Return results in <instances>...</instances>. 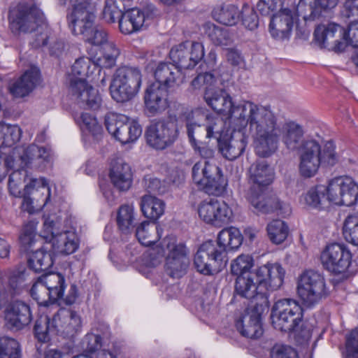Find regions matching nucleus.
Returning <instances> with one entry per match:
<instances>
[{
	"instance_id": "obj_41",
	"label": "nucleus",
	"mask_w": 358,
	"mask_h": 358,
	"mask_svg": "<svg viewBox=\"0 0 358 358\" xmlns=\"http://www.w3.org/2000/svg\"><path fill=\"white\" fill-rule=\"evenodd\" d=\"M204 32L216 45L227 46L232 43V38L226 29L208 22L203 26Z\"/></svg>"
},
{
	"instance_id": "obj_12",
	"label": "nucleus",
	"mask_w": 358,
	"mask_h": 358,
	"mask_svg": "<svg viewBox=\"0 0 358 358\" xmlns=\"http://www.w3.org/2000/svg\"><path fill=\"white\" fill-rule=\"evenodd\" d=\"M141 85V73L133 67H122L116 71L113 78V99L124 102L133 98Z\"/></svg>"
},
{
	"instance_id": "obj_59",
	"label": "nucleus",
	"mask_w": 358,
	"mask_h": 358,
	"mask_svg": "<svg viewBox=\"0 0 358 358\" xmlns=\"http://www.w3.org/2000/svg\"><path fill=\"white\" fill-rule=\"evenodd\" d=\"M26 172L23 170L13 171L9 176L8 188L10 193L14 196H20L22 191L20 185L25 180Z\"/></svg>"
},
{
	"instance_id": "obj_48",
	"label": "nucleus",
	"mask_w": 358,
	"mask_h": 358,
	"mask_svg": "<svg viewBox=\"0 0 358 358\" xmlns=\"http://www.w3.org/2000/svg\"><path fill=\"white\" fill-rule=\"evenodd\" d=\"M213 222L211 224L221 227L230 222L233 212L229 206L223 201L215 199Z\"/></svg>"
},
{
	"instance_id": "obj_31",
	"label": "nucleus",
	"mask_w": 358,
	"mask_h": 358,
	"mask_svg": "<svg viewBox=\"0 0 358 358\" xmlns=\"http://www.w3.org/2000/svg\"><path fill=\"white\" fill-rule=\"evenodd\" d=\"M132 181L133 172L130 165L123 159H117L113 164V187L125 192L129 189Z\"/></svg>"
},
{
	"instance_id": "obj_18",
	"label": "nucleus",
	"mask_w": 358,
	"mask_h": 358,
	"mask_svg": "<svg viewBox=\"0 0 358 358\" xmlns=\"http://www.w3.org/2000/svg\"><path fill=\"white\" fill-rule=\"evenodd\" d=\"M234 128L228 139L218 141L219 150L222 156L229 159L234 160L244 152L248 143L247 137L242 131L247 126H241L240 122H233Z\"/></svg>"
},
{
	"instance_id": "obj_36",
	"label": "nucleus",
	"mask_w": 358,
	"mask_h": 358,
	"mask_svg": "<svg viewBox=\"0 0 358 358\" xmlns=\"http://www.w3.org/2000/svg\"><path fill=\"white\" fill-rule=\"evenodd\" d=\"M40 278L50 292L52 301H56L63 297L66 285L65 279L62 274L51 272L45 273L40 276Z\"/></svg>"
},
{
	"instance_id": "obj_57",
	"label": "nucleus",
	"mask_w": 358,
	"mask_h": 358,
	"mask_svg": "<svg viewBox=\"0 0 358 358\" xmlns=\"http://www.w3.org/2000/svg\"><path fill=\"white\" fill-rule=\"evenodd\" d=\"M37 224L38 222L30 220L24 225L22 229L19 239L25 250L30 248L36 241Z\"/></svg>"
},
{
	"instance_id": "obj_10",
	"label": "nucleus",
	"mask_w": 358,
	"mask_h": 358,
	"mask_svg": "<svg viewBox=\"0 0 358 358\" xmlns=\"http://www.w3.org/2000/svg\"><path fill=\"white\" fill-rule=\"evenodd\" d=\"M297 294L303 305L311 308L328 295L324 277L313 271L302 273L297 281Z\"/></svg>"
},
{
	"instance_id": "obj_49",
	"label": "nucleus",
	"mask_w": 358,
	"mask_h": 358,
	"mask_svg": "<svg viewBox=\"0 0 358 358\" xmlns=\"http://www.w3.org/2000/svg\"><path fill=\"white\" fill-rule=\"evenodd\" d=\"M267 234L271 241L275 244H280L287 237L289 229L285 222L275 220L267 225Z\"/></svg>"
},
{
	"instance_id": "obj_52",
	"label": "nucleus",
	"mask_w": 358,
	"mask_h": 358,
	"mask_svg": "<svg viewBox=\"0 0 358 358\" xmlns=\"http://www.w3.org/2000/svg\"><path fill=\"white\" fill-rule=\"evenodd\" d=\"M343 234L348 243L358 245V215H348L343 223Z\"/></svg>"
},
{
	"instance_id": "obj_47",
	"label": "nucleus",
	"mask_w": 358,
	"mask_h": 358,
	"mask_svg": "<svg viewBox=\"0 0 358 358\" xmlns=\"http://www.w3.org/2000/svg\"><path fill=\"white\" fill-rule=\"evenodd\" d=\"M34 332L39 341H49L50 335L56 334L54 324H52V318L47 315H41L34 325Z\"/></svg>"
},
{
	"instance_id": "obj_17",
	"label": "nucleus",
	"mask_w": 358,
	"mask_h": 358,
	"mask_svg": "<svg viewBox=\"0 0 358 358\" xmlns=\"http://www.w3.org/2000/svg\"><path fill=\"white\" fill-rule=\"evenodd\" d=\"M73 8L68 15L69 26L75 35L91 29L94 20V9L87 0H70Z\"/></svg>"
},
{
	"instance_id": "obj_50",
	"label": "nucleus",
	"mask_w": 358,
	"mask_h": 358,
	"mask_svg": "<svg viewBox=\"0 0 358 358\" xmlns=\"http://www.w3.org/2000/svg\"><path fill=\"white\" fill-rule=\"evenodd\" d=\"M134 221V208L133 205H122L117 212L116 222L118 229L123 232H127Z\"/></svg>"
},
{
	"instance_id": "obj_8",
	"label": "nucleus",
	"mask_w": 358,
	"mask_h": 358,
	"mask_svg": "<svg viewBox=\"0 0 358 358\" xmlns=\"http://www.w3.org/2000/svg\"><path fill=\"white\" fill-rule=\"evenodd\" d=\"M192 178L199 188L215 196L222 195L227 185L221 169L210 160L196 162L192 167Z\"/></svg>"
},
{
	"instance_id": "obj_22",
	"label": "nucleus",
	"mask_w": 358,
	"mask_h": 358,
	"mask_svg": "<svg viewBox=\"0 0 358 358\" xmlns=\"http://www.w3.org/2000/svg\"><path fill=\"white\" fill-rule=\"evenodd\" d=\"M52 324H54L56 334L73 336L80 329L81 320L76 313L67 309H60L52 317Z\"/></svg>"
},
{
	"instance_id": "obj_56",
	"label": "nucleus",
	"mask_w": 358,
	"mask_h": 358,
	"mask_svg": "<svg viewBox=\"0 0 358 358\" xmlns=\"http://www.w3.org/2000/svg\"><path fill=\"white\" fill-rule=\"evenodd\" d=\"M30 294L39 305L47 306L49 301L53 302L50 296V292L40 277L32 285Z\"/></svg>"
},
{
	"instance_id": "obj_45",
	"label": "nucleus",
	"mask_w": 358,
	"mask_h": 358,
	"mask_svg": "<svg viewBox=\"0 0 358 358\" xmlns=\"http://www.w3.org/2000/svg\"><path fill=\"white\" fill-rule=\"evenodd\" d=\"M21 129L17 125L0 123V146L10 147L20 139Z\"/></svg>"
},
{
	"instance_id": "obj_14",
	"label": "nucleus",
	"mask_w": 358,
	"mask_h": 358,
	"mask_svg": "<svg viewBox=\"0 0 358 358\" xmlns=\"http://www.w3.org/2000/svg\"><path fill=\"white\" fill-rule=\"evenodd\" d=\"M178 124L175 118H169L151 124L145 136L148 144L157 150L171 145L178 136Z\"/></svg>"
},
{
	"instance_id": "obj_23",
	"label": "nucleus",
	"mask_w": 358,
	"mask_h": 358,
	"mask_svg": "<svg viewBox=\"0 0 358 358\" xmlns=\"http://www.w3.org/2000/svg\"><path fill=\"white\" fill-rule=\"evenodd\" d=\"M247 199L259 211L269 213L278 210L282 216H288L292 212L289 204L280 201L276 197L264 198L259 192L250 189L247 194Z\"/></svg>"
},
{
	"instance_id": "obj_34",
	"label": "nucleus",
	"mask_w": 358,
	"mask_h": 358,
	"mask_svg": "<svg viewBox=\"0 0 358 358\" xmlns=\"http://www.w3.org/2000/svg\"><path fill=\"white\" fill-rule=\"evenodd\" d=\"M140 206L145 217L157 221L164 215L166 203L161 199L151 194H145L141 197Z\"/></svg>"
},
{
	"instance_id": "obj_1",
	"label": "nucleus",
	"mask_w": 358,
	"mask_h": 358,
	"mask_svg": "<svg viewBox=\"0 0 358 358\" xmlns=\"http://www.w3.org/2000/svg\"><path fill=\"white\" fill-rule=\"evenodd\" d=\"M207 104L213 110L231 119L232 122H240L241 126H248L257 138L261 137V129L269 127L271 124V114L266 106L256 104L250 101H241L234 104L231 97L224 90L209 89L204 93Z\"/></svg>"
},
{
	"instance_id": "obj_29",
	"label": "nucleus",
	"mask_w": 358,
	"mask_h": 358,
	"mask_svg": "<svg viewBox=\"0 0 358 358\" xmlns=\"http://www.w3.org/2000/svg\"><path fill=\"white\" fill-rule=\"evenodd\" d=\"M156 82L160 86L169 88L173 87L182 81L180 69L174 64L170 62H160L156 67L154 73Z\"/></svg>"
},
{
	"instance_id": "obj_25",
	"label": "nucleus",
	"mask_w": 358,
	"mask_h": 358,
	"mask_svg": "<svg viewBox=\"0 0 358 358\" xmlns=\"http://www.w3.org/2000/svg\"><path fill=\"white\" fill-rule=\"evenodd\" d=\"M5 320L9 329H22L31 320L29 306L20 301L13 302L6 310Z\"/></svg>"
},
{
	"instance_id": "obj_35",
	"label": "nucleus",
	"mask_w": 358,
	"mask_h": 358,
	"mask_svg": "<svg viewBox=\"0 0 358 358\" xmlns=\"http://www.w3.org/2000/svg\"><path fill=\"white\" fill-rule=\"evenodd\" d=\"M202 117H203V113L196 110L187 118V134L192 146L196 145L197 143L201 142V139L205 137L204 124L201 123Z\"/></svg>"
},
{
	"instance_id": "obj_60",
	"label": "nucleus",
	"mask_w": 358,
	"mask_h": 358,
	"mask_svg": "<svg viewBox=\"0 0 358 358\" xmlns=\"http://www.w3.org/2000/svg\"><path fill=\"white\" fill-rule=\"evenodd\" d=\"M243 24L248 29L252 30L258 26V17L254 9L249 5H244L240 13Z\"/></svg>"
},
{
	"instance_id": "obj_16",
	"label": "nucleus",
	"mask_w": 358,
	"mask_h": 358,
	"mask_svg": "<svg viewBox=\"0 0 358 358\" xmlns=\"http://www.w3.org/2000/svg\"><path fill=\"white\" fill-rule=\"evenodd\" d=\"M204 56L203 46L198 42H188L173 46L169 57L179 69H193Z\"/></svg>"
},
{
	"instance_id": "obj_3",
	"label": "nucleus",
	"mask_w": 358,
	"mask_h": 358,
	"mask_svg": "<svg viewBox=\"0 0 358 358\" xmlns=\"http://www.w3.org/2000/svg\"><path fill=\"white\" fill-rule=\"evenodd\" d=\"M243 242L238 229L229 227L222 229L217 236V243L207 241L198 249L194 264L196 270L204 275L212 274L226 265L227 252L238 249Z\"/></svg>"
},
{
	"instance_id": "obj_55",
	"label": "nucleus",
	"mask_w": 358,
	"mask_h": 358,
	"mask_svg": "<svg viewBox=\"0 0 358 358\" xmlns=\"http://www.w3.org/2000/svg\"><path fill=\"white\" fill-rule=\"evenodd\" d=\"M344 176L334 178L330 180L326 186L327 195L329 205L341 206L342 184H343Z\"/></svg>"
},
{
	"instance_id": "obj_40",
	"label": "nucleus",
	"mask_w": 358,
	"mask_h": 358,
	"mask_svg": "<svg viewBox=\"0 0 358 358\" xmlns=\"http://www.w3.org/2000/svg\"><path fill=\"white\" fill-rule=\"evenodd\" d=\"M204 120L205 138H215L217 142L221 140L224 133V122L217 116H214L203 113L202 120Z\"/></svg>"
},
{
	"instance_id": "obj_37",
	"label": "nucleus",
	"mask_w": 358,
	"mask_h": 358,
	"mask_svg": "<svg viewBox=\"0 0 358 358\" xmlns=\"http://www.w3.org/2000/svg\"><path fill=\"white\" fill-rule=\"evenodd\" d=\"M240 13L241 11L234 5H222L213 10V17L221 24L233 26L238 22Z\"/></svg>"
},
{
	"instance_id": "obj_13",
	"label": "nucleus",
	"mask_w": 358,
	"mask_h": 358,
	"mask_svg": "<svg viewBox=\"0 0 358 358\" xmlns=\"http://www.w3.org/2000/svg\"><path fill=\"white\" fill-rule=\"evenodd\" d=\"M46 241L52 243L53 249L59 253L70 255L76 251L79 245V238L73 229L59 233L56 224L50 217L44 220L41 235Z\"/></svg>"
},
{
	"instance_id": "obj_19",
	"label": "nucleus",
	"mask_w": 358,
	"mask_h": 358,
	"mask_svg": "<svg viewBox=\"0 0 358 358\" xmlns=\"http://www.w3.org/2000/svg\"><path fill=\"white\" fill-rule=\"evenodd\" d=\"M235 291L241 297L253 299L266 294V288L258 275L257 269L247 275L238 276L236 280Z\"/></svg>"
},
{
	"instance_id": "obj_38",
	"label": "nucleus",
	"mask_w": 358,
	"mask_h": 358,
	"mask_svg": "<svg viewBox=\"0 0 358 358\" xmlns=\"http://www.w3.org/2000/svg\"><path fill=\"white\" fill-rule=\"evenodd\" d=\"M28 264L29 268L35 272L46 271L53 264L52 254L43 248L31 254Z\"/></svg>"
},
{
	"instance_id": "obj_24",
	"label": "nucleus",
	"mask_w": 358,
	"mask_h": 358,
	"mask_svg": "<svg viewBox=\"0 0 358 358\" xmlns=\"http://www.w3.org/2000/svg\"><path fill=\"white\" fill-rule=\"evenodd\" d=\"M297 15L294 10L288 8L282 9L274 15L269 24V31L275 38H287L296 20Z\"/></svg>"
},
{
	"instance_id": "obj_28",
	"label": "nucleus",
	"mask_w": 358,
	"mask_h": 358,
	"mask_svg": "<svg viewBox=\"0 0 358 358\" xmlns=\"http://www.w3.org/2000/svg\"><path fill=\"white\" fill-rule=\"evenodd\" d=\"M145 104L152 114L162 112L168 107L167 89L159 83H152L146 90Z\"/></svg>"
},
{
	"instance_id": "obj_46",
	"label": "nucleus",
	"mask_w": 358,
	"mask_h": 358,
	"mask_svg": "<svg viewBox=\"0 0 358 358\" xmlns=\"http://www.w3.org/2000/svg\"><path fill=\"white\" fill-rule=\"evenodd\" d=\"M342 185L341 206H352L358 199V185L350 177H344Z\"/></svg>"
},
{
	"instance_id": "obj_43",
	"label": "nucleus",
	"mask_w": 358,
	"mask_h": 358,
	"mask_svg": "<svg viewBox=\"0 0 358 358\" xmlns=\"http://www.w3.org/2000/svg\"><path fill=\"white\" fill-rule=\"evenodd\" d=\"M50 154L48 150L43 147H38L32 144L27 148L24 154L21 157L22 162L24 164V166H29L32 164H39L40 162L48 161Z\"/></svg>"
},
{
	"instance_id": "obj_42",
	"label": "nucleus",
	"mask_w": 358,
	"mask_h": 358,
	"mask_svg": "<svg viewBox=\"0 0 358 358\" xmlns=\"http://www.w3.org/2000/svg\"><path fill=\"white\" fill-rule=\"evenodd\" d=\"M87 345L85 350L89 355L87 358H112V353L108 350L102 348V339L99 335L91 334L86 337Z\"/></svg>"
},
{
	"instance_id": "obj_4",
	"label": "nucleus",
	"mask_w": 358,
	"mask_h": 358,
	"mask_svg": "<svg viewBox=\"0 0 358 358\" xmlns=\"http://www.w3.org/2000/svg\"><path fill=\"white\" fill-rule=\"evenodd\" d=\"M96 70H99V72L101 71L89 57H83L75 61L69 76L72 95L79 104H85L92 110L99 108L102 102L98 90L86 81V78Z\"/></svg>"
},
{
	"instance_id": "obj_39",
	"label": "nucleus",
	"mask_w": 358,
	"mask_h": 358,
	"mask_svg": "<svg viewBox=\"0 0 358 358\" xmlns=\"http://www.w3.org/2000/svg\"><path fill=\"white\" fill-rule=\"evenodd\" d=\"M74 120L83 131L89 132L96 138L101 134L102 129L96 118L90 113L76 112L74 114Z\"/></svg>"
},
{
	"instance_id": "obj_5",
	"label": "nucleus",
	"mask_w": 358,
	"mask_h": 358,
	"mask_svg": "<svg viewBox=\"0 0 358 358\" xmlns=\"http://www.w3.org/2000/svg\"><path fill=\"white\" fill-rule=\"evenodd\" d=\"M338 160L333 142L328 141L322 148L316 140L308 139L299 150V172L301 177L310 178L317 173L321 165L334 166Z\"/></svg>"
},
{
	"instance_id": "obj_64",
	"label": "nucleus",
	"mask_w": 358,
	"mask_h": 358,
	"mask_svg": "<svg viewBox=\"0 0 358 358\" xmlns=\"http://www.w3.org/2000/svg\"><path fill=\"white\" fill-rule=\"evenodd\" d=\"M271 358H299L296 351L288 345H276L271 351Z\"/></svg>"
},
{
	"instance_id": "obj_21",
	"label": "nucleus",
	"mask_w": 358,
	"mask_h": 358,
	"mask_svg": "<svg viewBox=\"0 0 358 358\" xmlns=\"http://www.w3.org/2000/svg\"><path fill=\"white\" fill-rule=\"evenodd\" d=\"M236 328L244 337L258 338L263 334L261 313L257 307L247 308L236 321Z\"/></svg>"
},
{
	"instance_id": "obj_2",
	"label": "nucleus",
	"mask_w": 358,
	"mask_h": 358,
	"mask_svg": "<svg viewBox=\"0 0 358 358\" xmlns=\"http://www.w3.org/2000/svg\"><path fill=\"white\" fill-rule=\"evenodd\" d=\"M266 109L272 116L269 127L262 129L265 131L261 132L259 138L252 131H250L257 155L263 157L271 155L277 150L280 139L289 150L300 149L304 142L302 141L305 134L303 127L294 121H287L278 126L275 114L269 108L266 106Z\"/></svg>"
},
{
	"instance_id": "obj_33",
	"label": "nucleus",
	"mask_w": 358,
	"mask_h": 358,
	"mask_svg": "<svg viewBox=\"0 0 358 358\" xmlns=\"http://www.w3.org/2000/svg\"><path fill=\"white\" fill-rule=\"evenodd\" d=\"M301 202L314 209L326 208L329 206L326 185H317L311 187L301 196Z\"/></svg>"
},
{
	"instance_id": "obj_61",
	"label": "nucleus",
	"mask_w": 358,
	"mask_h": 358,
	"mask_svg": "<svg viewBox=\"0 0 358 358\" xmlns=\"http://www.w3.org/2000/svg\"><path fill=\"white\" fill-rule=\"evenodd\" d=\"M217 80L214 75L211 73H205L199 74L195 78L192 82V85L194 88H200L201 86H205V92L209 89L216 90L219 89L216 87Z\"/></svg>"
},
{
	"instance_id": "obj_26",
	"label": "nucleus",
	"mask_w": 358,
	"mask_h": 358,
	"mask_svg": "<svg viewBox=\"0 0 358 358\" xmlns=\"http://www.w3.org/2000/svg\"><path fill=\"white\" fill-rule=\"evenodd\" d=\"M266 293L278 289L282 285L285 271L278 263H267L256 268Z\"/></svg>"
},
{
	"instance_id": "obj_11",
	"label": "nucleus",
	"mask_w": 358,
	"mask_h": 358,
	"mask_svg": "<svg viewBox=\"0 0 358 358\" xmlns=\"http://www.w3.org/2000/svg\"><path fill=\"white\" fill-rule=\"evenodd\" d=\"M352 254L347 245L330 243L321 251L320 260L324 270L335 275L345 274L351 265Z\"/></svg>"
},
{
	"instance_id": "obj_51",
	"label": "nucleus",
	"mask_w": 358,
	"mask_h": 358,
	"mask_svg": "<svg viewBox=\"0 0 358 358\" xmlns=\"http://www.w3.org/2000/svg\"><path fill=\"white\" fill-rule=\"evenodd\" d=\"M0 358H21V350L18 342L8 336L1 337Z\"/></svg>"
},
{
	"instance_id": "obj_32",
	"label": "nucleus",
	"mask_w": 358,
	"mask_h": 358,
	"mask_svg": "<svg viewBox=\"0 0 358 358\" xmlns=\"http://www.w3.org/2000/svg\"><path fill=\"white\" fill-rule=\"evenodd\" d=\"M338 3V0H315L313 6H306L303 3L299 2L297 12L306 22L313 21L320 17L322 11L331 10Z\"/></svg>"
},
{
	"instance_id": "obj_63",
	"label": "nucleus",
	"mask_w": 358,
	"mask_h": 358,
	"mask_svg": "<svg viewBox=\"0 0 358 358\" xmlns=\"http://www.w3.org/2000/svg\"><path fill=\"white\" fill-rule=\"evenodd\" d=\"M346 358H358V329L352 330L346 337Z\"/></svg>"
},
{
	"instance_id": "obj_62",
	"label": "nucleus",
	"mask_w": 358,
	"mask_h": 358,
	"mask_svg": "<svg viewBox=\"0 0 358 358\" xmlns=\"http://www.w3.org/2000/svg\"><path fill=\"white\" fill-rule=\"evenodd\" d=\"M214 199L210 200H205L201 202L197 208L199 217L206 223L210 224L213 222V205Z\"/></svg>"
},
{
	"instance_id": "obj_7",
	"label": "nucleus",
	"mask_w": 358,
	"mask_h": 358,
	"mask_svg": "<svg viewBox=\"0 0 358 358\" xmlns=\"http://www.w3.org/2000/svg\"><path fill=\"white\" fill-rule=\"evenodd\" d=\"M149 255L154 261L153 264L166 256V270L172 278L182 276L189 264L185 246L177 244L173 237H166L159 245L150 249Z\"/></svg>"
},
{
	"instance_id": "obj_6",
	"label": "nucleus",
	"mask_w": 358,
	"mask_h": 358,
	"mask_svg": "<svg viewBox=\"0 0 358 358\" xmlns=\"http://www.w3.org/2000/svg\"><path fill=\"white\" fill-rule=\"evenodd\" d=\"M10 26L13 32H31L41 29L37 35L35 46L47 45L48 27L43 12L35 6L20 3L10 11Z\"/></svg>"
},
{
	"instance_id": "obj_9",
	"label": "nucleus",
	"mask_w": 358,
	"mask_h": 358,
	"mask_svg": "<svg viewBox=\"0 0 358 358\" xmlns=\"http://www.w3.org/2000/svg\"><path fill=\"white\" fill-rule=\"evenodd\" d=\"M271 319L275 329L286 333L296 331L302 322L303 310L294 299H279L272 307Z\"/></svg>"
},
{
	"instance_id": "obj_54",
	"label": "nucleus",
	"mask_w": 358,
	"mask_h": 358,
	"mask_svg": "<svg viewBox=\"0 0 358 358\" xmlns=\"http://www.w3.org/2000/svg\"><path fill=\"white\" fill-rule=\"evenodd\" d=\"M254 266V259L249 255H241L234 259L231 264V271L234 275L241 276L251 272Z\"/></svg>"
},
{
	"instance_id": "obj_27",
	"label": "nucleus",
	"mask_w": 358,
	"mask_h": 358,
	"mask_svg": "<svg viewBox=\"0 0 358 358\" xmlns=\"http://www.w3.org/2000/svg\"><path fill=\"white\" fill-rule=\"evenodd\" d=\"M250 180L252 182L254 187H251L246 192L252 189L254 192H259L261 194V187L270 185L273 179V169L264 161L256 162L252 164L249 169Z\"/></svg>"
},
{
	"instance_id": "obj_53",
	"label": "nucleus",
	"mask_w": 358,
	"mask_h": 358,
	"mask_svg": "<svg viewBox=\"0 0 358 358\" xmlns=\"http://www.w3.org/2000/svg\"><path fill=\"white\" fill-rule=\"evenodd\" d=\"M338 29H341V27L334 23L327 26L319 25L314 32L315 39L321 47H326L329 43V41L334 37Z\"/></svg>"
},
{
	"instance_id": "obj_20",
	"label": "nucleus",
	"mask_w": 358,
	"mask_h": 358,
	"mask_svg": "<svg viewBox=\"0 0 358 358\" xmlns=\"http://www.w3.org/2000/svg\"><path fill=\"white\" fill-rule=\"evenodd\" d=\"M113 137L122 144L136 141L142 134L141 125L122 114L113 113Z\"/></svg>"
},
{
	"instance_id": "obj_44",
	"label": "nucleus",
	"mask_w": 358,
	"mask_h": 358,
	"mask_svg": "<svg viewBox=\"0 0 358 358\" xmlns=\"http://www.w3.org/2000/svg\"><path fill=\"white\" fill-rule=\"evenodd\" d=\"M136 236L138 241L145 246L151 245L159 238L157 228L148 221L143 222L137 227Z\"/></svg>"
},
{
	"instance_id": "obj_58",
	"label": "nucleus",
	"mask_w": 358,
	"mask_h": 358,
	"mask_svg": "<svg viewBox=\"0 0 358 358\" xmlns=\"http://www.w3.org/2000/svg\"><path fill=\"white\" fill-rule=\"evenodd\" d=\"M83 36L84 40L94 45H101L108 41V35L102 29H96L92 26L91 29H86L85 31L80 34Z\"/></svg>"
},
{
	"instance_id": "obj_15",
	"label": "nucleus",
	"mask_w": 358,
	"mask_h": 358,
	"mask_svg": "<svg viewBox=\"0 0 358 358\" xmlns=\"http://www.w3.org/2000/svg\"><path fill=\"white\" fill-rule=\"evenodd\" d=\"M20 197L23 199V210L32 213L46 205L50 197V189L45 178H33L24 186Z\"/></svg>"
},
{
	"instance_id": "obj_30",
	"label": "nucleus",
	"mask_w": 358,
	"mask_h": 358,
	"mask_svg": "<svg viewBox=\"0 0 358 358\" xmlns=\"http://www.w3.org/2000/svg\"><path fill=\"white\" fill-rule=\"evenodd\" d=\"M38 78V69L32 67L10 87V92L15 97L25 96L34 90Z\"/></svg>"
}]
</instances>
